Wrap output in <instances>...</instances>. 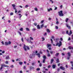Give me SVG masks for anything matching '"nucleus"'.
Masks as SVG:
<instances>
[{"instance_id":"nucleus-1","label":"nucleus","mask_w":73,"mask_h":73,"mask_svg":"<svg viewBox=\"0 0 73 73\" xmlns=\"http://www.w3.org/2000/svg\"><path fill=\"white\" fill-rule=\"evenodd\" d=\"M3 66L4 67H9V66H7L5 64H1V67L0 68V70H2L3 68Z\"/></svg>"},{"instance_id":"nucleus-2","label":"nucleus","mask_w":73,"mask_h":73,"mask_svg":"<svg viewBox=\"0 0 73 73\" xmlns=\"http://www.w3.org/2000/svg\"><path fill=\"white\" fill-rule=\"evenodd\" d=\"M61 45H62V42H61V41H60L59 43L58 42L56 43V46L58 45L59 47H60L61 46Z\"/></svg>"},{"instance_id":"nucleus-3","label":"nucleus","mask_w":73,"mask_h":73,"mask_svg":"<svg viewBox=\"0 0 73 73\" xmlns=\"http://www.w3.org/2000/svg\"><path fill=\"white\" fill-rule=\"evenodd\" d=\"M26 48H27V49H28V50H29L30 48H29V47H28V46H26L24 44V46H23V48L25 49V51H27V49Z\"/></svg>"},{"instance_id":"nucleus-4","label":"nucleus","mask_w":73,"mask_h":73,"mask_svg":"<svg viewBox=\"0 0 73 73\" xmlns=\"http://www.w3.org/2000/svg\"><path fill=\"white\" fill-rule=\"evenodd\" d=\"M59 15L60 16H64V14L62 13V11H59L58 12Z\"/></svg>"},{"instance_id":"nucleus-5","label":"nucleus","mask_w":73,"mask_h":73,"mask_svg":"<svg viewBox=\"0 0 73 73\" xmlns=\"http://www.w3.org/2000/svg\"><path fill=\"white\" fill-rule=\"evenodd\" d=\"M68 31H67L66 32V33L67 34H68V35L69 36H70L72 34V31L70 30V33H68Z\"/></svg>"},{"instance_id":"nucleus-6","label":"nucleus","mask_w":73,"mask_h":73,"mask_svg":"<svg viewBox=\"0 0 73 73\" xmlns=\"http://www.w3.org/2000/svg\"><path fill=\"white\" fill-rule=\"evenodd\" d=\"M67 54L69 56L67 57V59L68 60H69L70 57V56H71V54H70V52H68Z\"/></svg>"},{"instance_id":"nucleus-7","label":"nucleus","mask_w":73,"mask_h":73,"mask_svg":"<svg viewBox=\"0 0 73 73\" xmlns=\"http://www.w3.org/2000/svg\"><path fill=\"white\" fill-rule=\"evenodd\" d=\"M60 69H61V70H65V68L62 67V66H61L60 67Z\"/></svg>"},{"instance_id":"nucleus-8","label":"nucleus","mask_w":73,"mask_h":73,"mask_svg":"<svg viewBox=\"0 0 73 73\" xmlns=\"http://www.w3.org/2000/svg\"><path fill=\"white\" fill-rule=\"evenodd\" d=\"M66 26L68 29H70V26H69V25H68V24H66Z\"/></svg>"},{"instance_id":"nucleus-9","label":"nucleus","mask_w":73,"mask_h":73,"mask_svg":"<svg viewBox=\"0 0 73 73\" xmlns=\"http://www.w3.org/2000/svg\"><path fill=\"white\" fill-rule=\"evenodd\" d=\"M68 48L70 50L72 49L73 50V47L72 46H68Z\"/></svg>"},{"instance_id":"nucleus-10","label":"nucleus","mask_w":73,"mask_h":73,"mask_svg":"<svg viewBox=\"0 0 73 73\" xmlns=\"http://www.w3.org/2000/svg\"><path fill=\"white\" fill-rule=\"evenodd\" d=\"M12 5L14 9H16L15 6V4H12Z\"/></svg>"},{"instance_id":"nucleus-11","label":"nucleus","mask_w":73,"mask_h":73,"mask_svg":"<svg viewBox=\"0 0 73 73\" xmlns=\"http://www.w3.org/2000/svg\"><path fill=\"white\" fill-rule=\"evenodd\" d=\"M36 55L38 56L39 58H40V53L36 54Z\"/></svg>"},{"instance_id":"nucleus-12","label":"nucleus","mask_w":73,"mask_h":73,"mask_svg":"<svg viewBox=\"0 0 73 73\" xmlns=\"http://www.w3.org/2000/svg\"><path fill=\"white\" fill-rule=\"evenodd\" d=\"M47 10L48 12H50V11H52V9L50 8V9H48Z\"/></svg>"},{"instance_id":"nucleus-13","label":"nucleus","mask_w":73,"mask_h":73,"mask_svg":"<svg viewBox=\"0 0 73 73\" xmlns=\"http://www.w3.org/2000/svg\"><path fill=\"white\" fill-rule=\"evenodd\" d=\"M52 68L53 69H55L56 68V65L54 64L52 65Z\"/></svg>"},{"instance_id":"nucleus-14","label":"nucleus","mask_w":73,"mask_h":73,"mask_svg":"<svg viewBox=\"0 0 73 73\" xmlns=\"http://www.w3.org/2000/svg\"><path fill=\"white\" fill-rule=\"evenodd\" d=\"M47 47L48 48L49 47H50V46H51V44H47Z\"/></svg>"},{"instance_id":"nucleus-15","label":"nucleus","mask_w":73,"mask_h":73,"mask_svg":"<svg viewBox=\"0 0 73 73\" xmlns=\"http://www.w3.org/2000/svg\"><path fill=\"white\" fill-rule=\"evenodd\" d=\"M46 31L47 32H48V33H50V30H49V29H46Z\"/></svg>"},{"instance_id":"nucleus-16","label":"nucleus","mask_w":73,"mask_h":73,"mask_svg":"<svg viewBox=\"0 0 73 73\" xmlns=\"http://www.w3.org/2000/svg\"><path fill=\"white\" fill-rule=\"evenodd\" d=\"M37 29H40L41 28L39 25H37Z\"/></svg>"},{"instance_id":"nucleus-17","label":"nucleus","mask_w":73,"mask_h":73,"mask_svg":"<svg viewBox=\"0 0 73 73\" xmlns=\"http://www.w3.org/2000/svg\"><path fill=\"white\" fill-rule=\"evenodd\" d=\"M9 56H7L6 57V60H8V59H9Z\"/></svg>"},{"instance_id":"nucleus-18","label":"nucleus","mask_w":73,"mask_h":73,"mask_svg":"<svg viewBox=\"0 0 73 73\" xmlns=\"http://www.w3.org/2000/svg\"><path fill=\"white\" fill-rule=\"evenodd\" d=\"M5 45H8V43L7 42H5Z\"/></svg>"},{"instance_id":"nucleus-19","label":"nucleus","mask_w":73,"mask_h":73,"mask_svg":"<svg viewBox=\"0 0 73 73\" xmlns=\"http://www.w3.org/2000/svg\"><path fill=\"white\" fill-rule=\"evenodd\" d=\"M53 61H54V60L53 59H51V64H52V63L53 62Z\"/></svg>"},{"instance_id":"nucleus-20","label":"nucleus","mask_w":73,"mask_h":73,"mask_svg":"<svg viewBox=\"0 0 73 73\" xmlns=\"http://www.w3.org/2000/svg\"><path fill=\"white\" fill-rule=\"evenodd\" d=\"M19 63L20 64V65H22V64H23V62H19Z\"/></svg>"},{"instance_id":"nucleus-21","label":"nucleus","mask_w":73,"mask_h":73,"mask_svg":"<svg viewBox=\"0 0 73 73\" xmlns=\"http://www.w3.org/2000/svg\"><path fill=\"white\" fill-rule=\"evenodd\" d=\"M44 59H45V60L46 59V56L44 55L43 57Z\"/></svg>"},{"instance_id":"nucleus-22","label":"nucleus","mask_w":73,"mask_h":73,"mask_svg":"<svg viewBox=\"0 0 73 73\" xmlns=\"http://www.w3.org/2000/svg\"><path fill=\"white\" fill-rule=\"evenodd\" d=\"M68 20H69V19L68 18H66V23H67V22H68Z\"/></svg>"},{"instance_id":"nucleus-23","label":"nucleus","mask_w":73,"mask_h":73,"mask_svg":"<svg viewBox=\"0 0 73 73\" xmlns=\"http://www.w3.org/2000/svg\"><path fill=\"white\" fill-rule=\"evenodd\" d=\"M19 30L20 31H23V28H22L19 29Z\"/></svg>"},{"instance_id":"nucleus-24","label":"nucleus","mask_w":73,"mask_h":73,"mask_svg":"<svg viewBox=\"0 0 73 73\" xmlns=\"http://www.w3.org/2000/svg\"><path fill=\"white\" fill-rule=\"evenodd\" d=\"M43 27H44V24L40 26V27L41 28H43Z\"/></svg>"},{"instance_id":"nucleus-25","label":"nucleus","mask_w":73,"mask_h":73,"mask_svg":"<svg viewBox=\"0 0 73 73\" xmlns=\"http://www.w3.org/2000/svg\"><path fill=\"white\" fill-rule=\"evenodd\" d=\"M30 38L31 40H33V38L30 37Z\"/></svg>"},{"instance_id":"nucleus-26","label":"nucleus","mask_w":73,"mask_h":73,"mask_svg":"<svg viewBox=\"0 0 73 73\" xmlns=\"http://www.w3.org/2000/svg\"><path fill=\"white\" fill-rule=\"evenodd\" d=\"M58 40H59V39L58 38L56 39L55 40L56 42H58Z\"/></svg>"},{"instance_id":"nucleus-27","label":"nucleus","mask_w":73,"mask_h":73,"mask_svg":"<svg viewBox=\"0 0 73 73\" xmlns=\"http://www.w3.org/2000/svg\"><path fill=\"white\" fill-rule=\"evenodd\" d=\"M56 61L57 63L59 62V60L58 59H57L56 60Z\"/></svg>"},{"instance_id":"nucleus-28","label":"nucleus","mask_w":73,"mask_h":73,"mask_svg":"<svg viewBox=\"0 0 73 73\" xmlns=\"http://www.w3.org/2000/svg\"><path fill=\"white\" fill-rule=\"evenodd\" d=\"M26 29L27 31H30L29 29L28 28H26Z\"/></svg>"},{"instance_id":"nucleus-29","label":"nucleus","mask_w":73,"mask_h":73,"mask_svg":"<svg viewBox=\"0 0 73 73\" xmlns=\"http://www.w3.org/2000/svg\"><path fill=\"white\" fill-rule=\"evenodd\" d=\"M45 59H44L43 60V63H45Z\"/></svg>"},{"instance_id":"nucleus-30","label":"nucleus","mask_w":73,"mask_h":73,"mask_svg":"<svg viewBox=\"0 0 73 73\" xmlns=\"http://www.w3.org/2000/svg\"><path fill=\"white\" fill-rule=\"evenodd\" d=\"M58 54H59V53H56V54L55 55V56H57L58 55Z\"/></svg>"},{"instance_id":"nucleus-31","label":"nucleus","mask_w":73,"mask_h":73,"mask_svg":"<svg viewBox=\"0 0 73 73\" xmlns=\"http://www.w3.org/2000/svg\"><path fill=\"white\" fill-rule=\"evenodd\" d=\"M35 11H38V9L37 8H35Z\"/></svg>"},{"instance_id":"nucleus-32","label":"nucleus","mask_w":73,"mask_h":73,"mask_svg":"<svg viewBox=\"0 0 73 73\" xmlns=\"http://www.w3.org/2000/svg\"><path fill=\"white\" fill-rule=\"evenodd\" d=\"M40 70V68H37L36 69V70L37 71H39V70Z\"/></svg>"},{"instance_id":"nucleus-33","label":"nucleus","mask_w":73,"mask_h":73,"mask_svg":"<svg viewBox=\"0 0 73 73\" xmlns=\"http://www.w3.org/2000/svg\"><path fill=\"white\" fill-rule=\"evenodd\" d=\"M44 20L41 21V24H42V23H44Z\"/></svg>"},{"instance_id":"nucleus-34","label":"nucleus","mask_w":73,"mask_h":73,"mask_svg":"<svg viewBox=\"0 0 73 73\" xmlns=\"http://www.w3.org/2000/svg\"><path fill=\"white\" fill-rule=\"evenodd\" d=\"M55 28L56 29H58V26H55Z\"/></svg>"},{"instance_id":"nucleus-35","label":"nucleus","mask_w":73,"mask_h":73,"mask_svg":"<svg viewBox=\"0 0 73 73\" xmlns=\"http://www.w3.org/2000/svg\"><path fill=\"white\" fill-rule=\"evenodd\" d=\"M50 40L51 41L52 44H53V40H52V39H51Z\"/></svg>"},{"instance_id":"nucleus-36","label":"nucleus","mask_w":73,"mask_h":73,"mask_svg":"<svg viewBox=\"0 0 73 73\" xmlns=\"http://www.w3.org/2000/svg\"><path fill=\"white\" fill-rule=\"evenodd\" d=\"M30 69H34V67L32 66H31L30 67Z\"/></svg>"},{"instance_id":"nucleus-37","label":"nucleus","mask_w":73,"mask_h":73,"mask_svg":"<svg viewBox=\"0 0 73 73\" xmlns=\"http://www.w3.org/2000/svg\"><path fill=\"white\" fill-rule=\"evenodd\" d=\"M60 70V68H58L57 69V71L58 72H59Z\"/></svg>"},{"instance_id":"nucleus-38","label":"nucleus","mask_w":73,"mask_h":73,"mask_svg":"<svg viewBox=\"0 0 73 73\" xmlns=\"http://www.w3.org/2000/svg\"><path fill=\"white\" fill-rule=\"evenodd\" d=\"M19 16H21L19 18H21V17L22 16V15H21V14H19Z\"/></svg>"},{"instance_id":"nucleus-39","label":"nucleus","mask_w":73,"mask_h":73,"mask_svg":"<svg viewBox=\"0 0 73 73\" xmlns=\"http://www.w3.org/2000/svg\"><path fill=\"white\" fill-rule=\"evenodd\" d=\"M42 38V41H44L45 40V38L44 37Z\"/></svg>"},{"instance_id":"nucleus-40","label":"nucleus","mask_w":73,"mask_h":73,"mask_svg":"<svg viewBox=\"0 0 73 73\" xmlns=\"http://www.w3.org/2000/svg\"><path fill=\"white\" fill-rule=\"evenodd\" d=\"M8 43V44H11V41H9Z\"/></svg>"},{"instance_id":"nucleus-41","label":"nucleus","mask_w":73,"mask_h":73,"mask_svg":"<svg viewBox=\"0 0 73 73\" xmlns=\"http://www.w3.org/2000/svg\"><path fill=\"white\" fill-rule=\"evenodd\" d=\"M34 24L35 25V26H36V25H37V24L36 23H34Z\"/></svg>"},{"instance_id":"nucleus-42","label":"nucleus","mask_w":73,"mask_h":73,"mask_svg":"<svg viewBox=\"0 0 73 73\" xmlns=\"http://www.w3.org/2000/svg\"><path fill=\"white\" fill-rule=\"evenodd\" d=\"M47 56H48V57H50V54L48 53L47 54Z\"/></svg>"},{"instance_id":"nucleus-43","label":"nucleus","mask_w":73,"mask_h":73,"mask_svg":"<svg viewBox=\"0 0 73 73\" xmlns=\"http://www.w3.org/2000/svg\"><path fill=\"white\" fill-rule=\"evenodd\" d=\"M18 33H19V34L20 35H21V33H20V32L19 31H18Z\"/></svg>"},{"instance_id":"nucleus-44","label":"nucleus","mask_w":73,"mask_h":73,"mask_svg":"<svg viewBox=\"0 0 73 73\" xmlns=\"http://www.w3.org/2000/svg\"><path fill=\"white\" fill-rule=\"evenodd\" d=\"M39 66H40V67H41V66H42V64L41 63H40L39 64Z\"/></svg>"},{"instance_id":"nucleus-45","label":"nucleus","mask_w":73,"mask_h":73,"mask_svg":"<svg viewBox=\"0 0 73 73\" xmlns=\"http://www.w3.org/2000/svg\"><path fill=\"white\" fill-rule=\"evenodd\" d=\"M13 15V13H10V15H11V16H12V15Z\"/></svg>"},{"instance_id":"nucleus-46","label":"nucleus","mask_w":73,"mask_h":73,"mask_svg":"<svg viewBox=\"0 0 73 73\" xmlns=\"http://www.w3.org/2000/svg\"><path fill=\"white\" fill-rule=\"evenodd\" d=\"M15 9V13H17V9Z\"/></svg>"},{"instance_id":"nucleus-47","label":"nucleus","mask_w":73,"mask_h":73,"mask_svg":"<svg viewBox=\"0 0 73 73\" xmlns=\"http://www.w3.org/2000/svg\"><path fill=\"white\" fill-rule=\"evenodd\" d=\"M21 13V10H20L19 11H18V13Z\"/></svg>"},{"instance_id":"nucleus-48","label":"nucleus","mask_w":73,"mask_h":73,"mask_svg":"<svg viewBox=\"0 0 73 73\" xmlns=\"http://www.w3.org/2000/svg\"><path fill=\"white\" fill-rule=\"evenodd\" d=\"M28 5H26L25 6V8H28Z\"/></svg>"},{"instance_id":"nucleus-49","label":"nucleus","mask_w":73,"mask_h":73,"mask_svg":"<svg viewBox=\"0 0 73 73\" xmlns=\"http://www.w3.org/2000/svg\"><path fill=\"white\" fill-rule=\"evenodd\" d=\"M50 53H51L52 54V53H53V51H50Z\"/></svg>"},{"instance_id":"nucleus-50","label":"nucleus","mask_w":73,"mask_h":73,"mask_svg":"<svg viewBox=\"0 0 73 73\" xmlns=\"http://www.w3.org/2000/svg\"><path fill=\"white\" fill-rule=\"evenodd\" d=\"M36 30V29H32V31H35Z\"/></svg>"},{"instance_id":"nucleus-51","label":"nucleus","mask_w":73,"mask_h":73,"mask_svg":"<svg viewBox=\"0 0 73 73\" xmlns=\"http://www.w3.org/2000/svg\"><path fill=\"white\" fill-rule=\"evenodd\" d=\"M52 38L54 39V37L53 36H52Z\"/></svg>"},{"instance_id":"nucleus-52","label":"nucleus","mask_w":73,"mask_h":73,"mask_svg":"<svg viewBox=\"0 0 73 73\" xmlns=\"http://www.w3.org/2000/svg\"><path fill=\"white\" fill-rule=\"evenodd\" d=\"M51 66L50 65H49L48 66V68H50Z\"/></svg>"},{"instance_id":"nucleus-53","label":"nucleus","mask_w":73,"mask_h":73,"mask_svg":"<svg viewBox=\"0 0 73 73\" xmlns=\"http://www.w3.org/2000/svg\"><path fill=\"white\" fill-rule=\"evenodd\" d=\"M70 40H71L70 38V37H69L68 40V41H70Z\"/></svg>"},{"instance_id":"nucleus-54","label":"nucleus","mask_w":73,"mask_h":73,"mask_svg":"<svg viewBox=\"0 0 73 73\" xmlns=\"http://www.w3.org/2000/svg\"><path fill=\"white\" fill-rule=\"evenodd\" d=\"M62 40H63L62 38H60V41H62Z\"/></svg>"},{"instance_id":"nucleus-55","label":"nucleus","mask_w":73,"mask_h":73,"mask_svg":"<svg viewBox=\"0 0 73 73\" xmlns=\"http://www.w3.org/2000/svg\"><path fill=\"white\" fill-rule=\"evenodd\" d=\"M29 43H30V44H33V42L31 41H30V42H29Z\"/></svg>"},{"instance_id":"nucleus-56","label":"nucleus","mask_w":73,"mask_h":73,"mask_svg":"<svg viewBox=\"0 0 73 73\" xmlns=\"http://www.w3.org/2000/svg\"><path fill=\"white\" fill-rule=\"evenodd\" d=\"M50 1H51L52 2V3H53V2L52 0H50Z\"/></svg>"},{"instance_id":"nucleus-57","label":"nucleus","mask_w":73,"mask_h":73,"mask_svg":"<svg viewBox=\"0 0 73 73\" xmlns=\"http://www.w3.org/2000/svg\"><path fill=\"white\" fill-rule=\"evenodd\" d=\"M60 8H62V5H61L60 6Z\"/></svg>"},{"instance_id":"nucleus-58","label":"nucleus","mask_w":73,"mask_h":73,"mask_svg":"<svg viewBox=\"0 0 73 73\" xmlns=\"http://www.w3.org/2000/svg\"><path fill=\"white\" fill-rule=\"evenodd\" d=\"M13 65H11V68H13Z\"/></svg>"},{"instance_id":"nucleus-59","label":"nucleus","mask_w":73,"mask_h":73,"mask_svg":"<svg viewBox=\"0 0 73 73\" xmlns=\"http://www.w3.org/2000/svg\"><path fill=\"white\" fill-rule=\"evenodd\" d=\"M52 19H51V18H48V20H51Z\"/></svg>"},{"instance_id":"nucleus-60","label":"nucleus","mask_w":73,"mask_h":73,"mask_svg":"<svg viewBox=\"0 0 73 73\" xmlns=\"http://www.w3.org/2000/svg\"><path fill=\"white\" fill-rule=\"evenodd\" d=\"M6 64H8V61H6L5 62Z\"/></svg>"},{"instance_id":"nucleus-61","label":"nucleus","mask_w":73,"mask_h":73,"mask_svg":"<svg viewBox=\"0 0 73 73\" xmlns=\"http://www.w3.org/2000/svg\"><path fill=\"white\" fill-rule=\"evenodd\" d=\"M20 73H23V71H22V70H20Z\"/></svg>"},{"instance_id":"nucleus-62","label":"nucleus","mask_w":73,"mask_h":73,"mask_svg":"<svg viewBox=\"0 0 73 73\" xmlns=\"http://www.w3.org/2000/svg\"><path fill=\"white\" fill-rule=\"evenodd\" d=\"M21 40L22 42H24V40H23V38H21Z\"/></svg>"},{"instance_id":"nucleus-63","label":"nucleus","mask_w":73,"mask_h":73,"mask_svg":"<svg viewBox=\"0 0 73 73\" xmlns=\"http://www.w3.org/2000/svg\"><path fill=\"white\" fill-rule=\"evenodd\" d=\"M58 24V21H57L56 22V24Z\"/></svg>"},{"instance_id":"nucleus-64","label":"nucleus","mask_w":73,"mask_h":73,"mask_svg":"<svg viewBox=\"0 0 73 73\" xmlns=\"http://www.w3.org/2000/svg\"><path fill=\"white\" fill-rule=\"evenodd\" d=\"M57 9V7H55L54 9V10H56Z\"/></svg>"}]
</instances>
